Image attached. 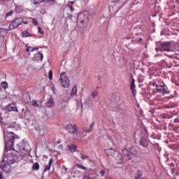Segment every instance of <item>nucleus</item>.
<instances>
[{
    "instance_id": "1",
    "label": "nucleus",
    "mask_w": 179,
    "mask_h": 179,
    "mask_svg": "<svg viewBox=\"0 0 179 179\" xmlns=\"http://www.w3.org/2000/svg\"><path fill=\"white\" fill-rule=\"evenodd\" d=\"M105 153H106L108 156L114 157L117 164H121V163H122V159L131 160V159L135 157L138 155V151L135 147H131L129 149H123L121 154L113 148H108L105 150Z\"/></svg>"
},
{
    "instance_id": "2",
    "label": "nucleus",
    "mask_w": 179,
    "mask_h": 179,
    "mask_svg": "<svg viewBox=\"0 0 179 179\" xmlns=\"http://www.w3.org/2000/svg\"><path fill=\"white\" fill-rule=\"evenodd\" d=\"M3 135L5 143V155L6 152L12 150V148H13V144L17 141H19V138H17V136L13 134V132L8 131V130H3Z\"/></svg>"
},
{
    "instance_id": "3",
    "label": "nucleus",
    "mask_w": 179,
    "mask_h": 179,
    "mask_svg": "<svg viewBox=\"0 0 179 179\" xmlns=\"http://www.w3.org/2000/svg\"><path fill=\"white\" fill-rule=\"evenodd\" d=\"M140 145L143 146L145 149L141 150V160L143 162V160H148L149 159V153H150V150L149 149V141L145 138V137H142L140 140Z\"/></svg>"
},
{
    "instance_id": "4",
    "label": "nucleus",
    "mask_w": 179,
    "mask_h": 179,
    "mask_svg": "<svg viewBox=\"0 0 179 179\" xmlns=\"http://www.w3.org/2000/svg\"><path fill=\"white\" fill-rule=\"evenodd\" d=\"M159 50L161 52L166 51L168 53H165V55L169 58H173L176 55V52L171 50V43L169 42H162L159 45Z\"/></svg>"
},
{
    "instance_id": "5",
    "label": "nucleus",
    "mask_w": 179,
    "mask_h": 179,
    "mask_svg": "<svg viewBox=\"0 0 179 179\" xmlns=\"http://www.w3.org/2000/svg\"><path fill=\"white\" fill-rule=\"evenodd\" d=\"M13 150L17 153H29L31 150L30 145L29 143L24 142V141H22L20 143L16 144L15 147L13 148Z\"/></svg>"
},
{
    "instance_id": "6",
    "label": "nucleus",
    "mask_w": 179,
    "mask_h": 179,
    "mask_svg": "<svg viewBox=\"0 0 179 179\" xmlns=\"http://www.w3.org/2000/svg\"><path fill=\"white\" fill-rule=\"evenodd\" d=\"M77 22L83 24V27H87V23H89V12L83 11L80 13L77 17Z\"/></svg>"
},
{
    "instance_id": "7",
    "label": "nucleus",
    "mask_w": 179,
    "mask_h": 179,
    "mask_svg": "<svg viewBox=\"0 0 179 179\" xmlns=\"http://www.w3.org/2000/svg\"><path fill=\"white\" fill-rule=\"evenodd\" d=\"M152 85L155 86L157 92L159 93L161 96H164V94H170V90H169V89L167 88V86H166L164 83H162V85H157L154 83Z\"/></svg>"
},
{
    "instance_id": "8",
    "label": "nucleus",
    "mask_w": 179,
    "mask_h": 179,
    "mask_svg": "<svg viewBox=\"0 0 179 179\" xmlns=\"http://www.w3.org/2000/svg\"><path fill=\"white\" fill-rule=\"evenodd\" d=\"M3 160H5V162L10 164H15V163L19 162V157L13 152H9L6 157H3Z\"/></svg>"
},
{
    "instance_id": "9",
    "label": "nucleus",
    "mask_w": 179,
    "mask_h": 179,
    "mask_svg": "<svg viewBox=\"0 0 179 179\" xmlns=\"http://www.w3.org/2000/svg\"><path fill=\"white\" fill-rule=\"evenodd\" d=\"M10 164H9V162H6L5 159H3L0 169L2 170V171H3V173H6V174H9L10 171H12V166Z\"/></svg>"
},
{
    "instance_id": "10",
    "label": "nucleus",
    "mask_w": 179,
    "mask_h": 179,
    "mask_svg": "<svg viewBox=\"0 0 179 179\" xmlns=\"http://www.w3.org/2000/svg\"><path fill=\"white\" fill-rule=\"evenodd\" d=\"M59 80L63 87H69V83H71V82L68 76H66V73L62 72L60 74Z\"/></svg>"
},
{
    "instance_id": "11",
    "label": "nucleus",
    "mask_w": 179,
    "mask_h": 179,
    "mask_svg": "<svg viewBox=\"0 0 179 179\" xmlns=\"http://www.w3.org/2000/svg\"><path fill=\"white\" fill-rule=\"evenodd\" d=\"M22 23H23V18L22 17L15 18L10 24L9 30H13L15 29H17V27H19V26H20Z\"/></svg>"
},
{
    "instance_id": "12",
    "label": "nucleus",
    "mask_w": 179,
    "mask_h": 179,
    "mask_svg": "<svg viewBox=\"0 0 179 179\" xmlns=\"http://www.w3.org/2000/svg\"><path fill=\"white\" fill-rule=\"evenodd\" d=\"M68 132L70 134H73L74 135L78 134V130L76 129V125H73L72 124H68L66 127Z\"/></svg>"
},
{
    "instance_id": "13",
    "label": "nucleus",
    "mask_w": 179,
    "mask_h": 179,
    "mask_svg": "<svg viewBox=\"0 0 179 179\" xmlns=\"http://www.w3.org/2000/svg\"><path fill=\"white\" fill-rule=\"evenodd\" d=\"M8 111H15L17 113V107L16 106V103H10L7 106Z\"/></svg>"
},
{
    "instance_id": "14",
    "label": "nucleus",
    "mask_w": 179,
    "mask_h": 179,
    "mask_svg": "<svg viewBox=\"0 0 179 179\" xmlns=\"http://www.w3.org/2000/svg\"><path fill=\"white\" fill-rule=\"evenodd\" d=\"M46 107H52L54 106V99L51 95H49L48 101L45 103Z\"/></svg>"
},
{
    "instance_id": "15",
    "label": "nucleus",
    "mask_w": 179,
    "mask_h": 179,
    "mask_svg": "<svg viewBox=\"0 0 179 179\" xmlns=\"http://www.w3.org/2000/svg\"><path fill=\"white\" fill-rule=\"evenodd\" d=\"M43 58H44V55H43V53L38 52L36 54H35V56L34 57V61H43Z\"/></svg>"
},
{
    "instance_id": "16",
    "label": "nucleus",
    "mask_w": 179,
    "mask_h": 179,
    "mask_svg": "<svg viewBox=\"0 0 179 179\" xmlns=\"http://www.w3.org/2000/svg\"><path fill=\"white\" fill-rule=\"evenodd\" d=\"M94 127V122L92 123L89 127H85L83 128V131L85 132L86 134H90L92 131H93V128Z\"/></svg>"
},
{
    "instance_id": "17",
    "label": "nucleus",
    "mask_w": 179,
    "mask_h": 179,
    "mask_svg": "<svg viewBox=\"0 0 179 179\" xmlns=\"http://www.w3.org/2000/svg\"><path fill=\"white\" fill-rule=\"evenodd\" d=\"M77 94H78V87L76 85H75L71 90L70 96H71V97H76V96H77Z\"/></svg>"
},
{
    "instance_id": "18",
    "label": "nucleus",
    "mask_w": 179,
    "mask_h": 179,
    "mask_svg": "<svg viewBox=\"0 0 179 179\" xmlns=\"http://www.w3.org/2000/svg\"><path fill=\"white\" fill-rule=\"evenodd\" d=\"M77 149H78V147L76 145L71 144L68 145L67 150H69V152H76Z\"/></svg>"
},
{
    "instance_id": "19",
    "label": "nucleus",
    "mask_w": 179,
    "mask_h": 179,
    "mask_svg": "<svg viewBox=\"0 0 179 179\" xmlns=\"http://www.w3.org/2000/svg\"><path fill=\"white\" fill-rule=\"evenodd\" d=\"M8 34V29L0 28V37H3Z\"/></svg>"
},
{
    "instance_id": "20",
    "label": "nucleus",
    "mask_w": 179,
    "mask_h": 179,
    "mask_svg": "<svg viewBox=\"0 0 179 179\" xmlns=\"http://www.w3.org/2000/svg\"><path fill=\"white\" fill-rule=\"evenodd\" d=\"M51 164H52V158H51L49 161L48 165L45 168L43 173H45V171H48L51 169Z\"/></svg>"
},
{
    "instance_id": "21",
    "label": "nucleus",
    "mask_w": 179,
    "mask_h": 179,
    "mask_svg": "<svg viewBox=\"0 0 179 179\" xmlns=\"http://www.w3.org/2000/svg\"><path fill=\"white\" fill-rule=\"evenodd\" d=\"M37 50H38V48H34L33 47L27 46L26 49V52H29V51H31V52H33V51H37Z\"/></svg>"
},
{
    "instance_id": "22",
    "label": "nucleus",
    "mask_w": 179,
    "mask_h": 179,
    "mask_svg": "<svg viewBox=\"0 0 179 179\" xmlns=\"http://www.w3.org/2000/svg\"><path fill=\"white\" fill-rule=\"evenodd\" d=\"M32 169L34 171H37L40 170V164H38V162L34 164V165L32 166Z\"/></svg>"
},
{
    "instance_id": "23",
    "label": "nucleus",
    "mask_w": 179,
    "mask_h": 179,
    "mask_svg": "<svg viewBox=\"0 0 179 179\" xmlns=\"http://www.w3.org/2000/svg\"><path fill=\"white\" fill-rule=\"evenodd\" d=\"M23 11V7L20 6H15V13H21V12Z\"/></svg>"
},
{
    "instance_id": "24",
    "label": "nucleus",
    "mask_w": 179,
    "mask_h": 179,
    "mask_svg": "<svg viewBox=\"0 0 179 179\" xmlns=\"http://www.w3.org/2000/svg\"><path fill=\"white\" fill-rule=\"evenodd\" d=\"M22 37H31V35L27 31H22Z\"/></svg>"
},
{
    "instance_id": "25",
    "label": "nucleus",
    "mask_w": 179,
    "mask_h": 179,
    "mask_svg": "<svg viewBox=\"0 0 179 179\" xmlns=\"http://www.w3.org/2000/svg\"><path fill=\"white\" fill-rule=\"evenodd\" d=\"M46 3H49L50 5H55L57 3V1L55 0H45Z\"/></svg>"
},
{
    "instance_id": "26",
    "label": "nucleus",
    "mask_w": 179,
    "mask_h": 179,
    "mask_svg": "<svg viewBox=\"0 0 179 179\" xmlns=\"http://www.w3.org/2000/svg\"><path fill=\"white\" fill-rule=\"evenodd\" d=\"M76 166L77 169H82V170H87V168H86V166H84L83 165L77 164Z\"/></svg>"
},
{
    "instance_id": "27",
    "label": "nucleus",
    "mask_w": 179,
    "mask_h": 179,
    "mask_svg": "<svg viewBox=\"0 0 179 179\" xmlns=\"http://www.w3.org/2000/svg\"><path fill=\"white\" fill-rule=\"evenodd\" d=\"M113 97H115V101H120V94H113Z\"/></svg>"
},
{
    "instance_id": "28",
    "label": "nucleus",
    "mask_w": 179,
    "mask_h": 179,
    "mask_svg": "<svg viewBox=\"0 0 179 179\" xmlns=\"http://www.w3.org/2000/svg\"><path fill=\"white\" fill-rule=\"evenodd\" d=\"M1 87H3V89H8V83L2 82L1 83Z\"/></svg>"
},
{
    "instance_id": "29",
    "label": "nucleus",
    "mask_w": 179,
    "mask_h": 179,
    "mask_svg": "<svg viewBox=\"0 0 179 179\" xmlns=\"http://www.w3.org/2000/svg\"><path fill=\"white\" fill-rule=\"evenodd\" d=\"M24 97L27 98V101H29L30 100V96L29 95V94H25L22 95V99H24Z\"/></svg>"
},
{
    "instance_id": "30",
    "label": "nucleus",
    "mask_w": 179,
    "mask_h": 179,
    "mask_svg": "<svg viewBox=\"0 0 179 179\" xmlns=\"http://www.w3.org/2000/svg\"><path fill=\"white\" fill-rule=\"evenodd\" d=\"M99 94V92L97 91L92 92L91 95L94 99V97L97 96Z\"/></svg>"
},
{
    "instance_id": "31",
    "label": "nucleus",
    "mask_w": 179,
    "mask_h": 179,
    "mask_svg": "<svg viewBox=\"0 0 179 179\" xmlns=\"http://www.w3.org/2000/svg\"><path fill=\"white\" fill-rule=\"evenodd\" d=\"M31 19H32L33 24H34V26H37V24H38V21H37V20H36V18H31Z\"/></svg>"
},
{
    "instance_id": "32",
    "label": "nucleus",
    "mask_w": 179,
    "mask_h": 179,
    "mask_svg": "<svg viewBox=\"0 0 179 179\" xmlns=\"http://www.w3.org/2000/svg\"><path fill=\"white\" fill-rule=\"evenodd\" d=\"M135 89V80H132L131 84V90Z\"/></svg>"
},
{
    "instance_id": "33",
    "label": "nucleus",
    "mask_w": 179,
    "mask_h": 179,
    "mask_svg": "<svg viewBox=\"0 0 179 179\" xmlns=\"http://www.w3.org/2000/svg\"><path fill=\"white\" fill-rule=\"evenodd\" d=\"M48 77H49V79L50 80H52V71L50 70L48 73Z\"/></svg>"
},
{
    "instance_id": "34",
    "label": "nucleus",
    "mask_w": 179,
    "mask_h": 179,
    "mask_svg": "<svg viewBox=\"0 0 179 179\" xmlns=\"http://www.w3.org/2000/svg\"><path fill=\"white\" fill-rule=\"evenodd\" d=\"M34 1H35V2L34 3V5H39L38 1L41 2V3L45 2V0H37V1H36V0H34Z\"/></svg>"
},
{
    "instance_id": "35",
    "label": "nucleus",
    "mask_w": 179,
    "mask_h": 179,
    "mask_svg": "<svg viewBox=\"0 0 179 179\" xmlns=\"http://www.w3.org/2000/svg\"><path fill=\"white\" fill-rule=\"evenodd\" d=\"M88 158H89V156L85 155H83V154H81V159H82L83 160H86V159H88Z\"/></svg>"
},
{
    "instance_id": "36",
    "label": "nucleus",
    "mask_w": 179,
    "mask_h": 179,
    "mask_svg": "<svg viewBox=\"0 0 179 179\" xmlns=\"http://www.w3.org/2000/svg\"><path fill=\"white\" fill-rule=\"evenodd\" d=\"M13 15V10H10L9 11L7 14H6V17H9V16H12Z\"/></svg>"
},
{
    "instance_id": "37",
    "label": "nucleus",
    "mask_w": 179,
    "mask_h": 179,
    "mask_svg": "<svg viewBox=\"0 0 179 179\" xmlns=\"http://www.w3.org/2000/svg\"><path fill=\"white\" fill-rule=\"evenodd\" d=\"M38 31L40 34H44V31L41 30V27H38Z\"/></svg>"
},
{
    "instance_id": "38",
    "label": "nucleus",
    "mask_w": 179,
    "mask_h": 179,
    "mask_svg": "<svg viewBox=\"0 0 179 179\" xmlns=\"http://www.w3.org/2000/svg\"><path fill=\"white\" fill-rule=\"evenodd\" d=\"M31 105L34 106V107H38V103H37V101H32Z\"/></svg>"
},
{
    "instance_id": "39",
    "label": "nucleus",
    "mask_w": 179,
    "mask_h": 179,
    "mask_svg": "<svg viewBox=\"0 0 179 179\" xmlns=\"http://www.w3.org/2000/svg\"><path fill=\"white\" fill-rule=\"evenodd\" d=\"M66 107H68V102L64 101V105L62 106V108H66Z\"/></svg>"
},
{
    "instance_id": "40",
    "label": "nucleus",
    "mask_w": 179,
    "mask_h": 179,
    "mask_svg": "<svg viewBox=\"0 0 179 179\" xmlns=\"http://www.w3.org/2000/svg\"><path fill=\"white\" fill-rule=\"evenodd\" d=\"M68 8H69L71 12H73V10H75V9L73 8V6L72 5H68Z\"/></svg>"
},
{
    "instance_id": "41",
    "label": "nucleus",
    "mask_w": 179,
    "mask_h": 179,
    "mask_svg": "<svg viewBox=\"0 0 179 179\" xmlns=\"http://www.w3.org/2000/svg\"><path fill=\"white\" fill-rule=\"evenodd\" d=\"M131 92L133 93L134 97H135V96H136V90H135V89L131 90Z\"/></svg>"
},
{
    "instance_id": "42",
    "label": "nucleus",
    "mask_w": 179,
    "mask_h": 179,
    "mask_svg": "<svg viewBox=\"0 0 179 179\" xmlns=\"http://www.w3.org/2000/svg\"><path fill=\"white\" fill-rule=\"evenodd\" d=\"M106 173V172L103 170L99 171V174L103 177V176H104V174Z\"/></svg>"
},
{
    "instance_id": "43",
    "label": "nucleus",
    "mask_w": 179,
    "mask_h": 179,
    "mask_svg": "<svg viewBox=\"0 0 179 179\" xmlns=\"http://www.w3.org/2000/svg\"><path fill=\"white\" fill-rule=\"evenodd\" d=\"M27 113H29V110L26 109V112L24 114V118H26V120H27V115H26Z\"/></svg>"
},
{
    "instance_id": "44",
    "label": "nucleus",
    "mask_w": 179,
    "mask_h": 179,
    "mask_svg": "<svg viewBox=\"0 0 179 179\" xmlns=\"http://www.w3.org/2000/svg\"><path fill=\"white\" fill-rule=\"evenodd\" d=\"M173 122H175V124H177V122H179V118H176L173 120Z\"/></svg>"
},
{
    "instance_id": "45",
    "label": "nucleus",
    "mask_w": 179,
    "mask_h": 179,
    "mask_svg": "<svg viewBox=\"0 0 179 179\" xmlns=\"http://www.w3.org/2000/svg\"><path fill=\"white\" fill-rule=\"evenodd\" d=\"M73 3H75V1H70L68 5H71L72 6H73Z\"/></svg>"
},
{
    "instance_id": "46",
    "label": "nucleus",
    "mask_w": 179,
    "mask_h": 179,
    "mask_svg": "<svg viewBox=\"0 0 179 179\" xmlns=\"http://www.w3.org/2000/svg\"><path fill=\"white\" fill-rule=\"evenodd\" d=\"M169 166H170L171 169H173L175 165H174V163H171V164H169Z\"/></svg>"
},
{
    "instance_id": "47",
    "label": "nucleus",
    "mask_w": 179,
    "mask_h": 179,
    "mask_svg": "<svg viewBox=\"0 0 179 179\" xmlns=\"http://www.w3.org/2000/svg\"><path fill=\"white\" fill-rule=\"evenodd\" d=\"M83 179H92L90 178V177L87 176H85Z\"/></svg>"
},
{
    "instance_id": "48",
    "label": "nucleus",
    "mask_w": 179,
    "mask_h": 179,
    "mask_svg": "<svg viewBox=\"0 0 179 179\" xmlns=\"http://www.w3.org/2000/svg\"><path fill=\"white\" fill-rule=\"evenodd\" d=\"M155 50L157 51V52H159V51H160L159 46L158 48H156Z\"/></svg>"
},
{
    "instance_id": "49",
    "label": "nucleus",
    "mask_w": 179,
    "mask_h": 179,
    "mask_svg": "<svg viewBox=\"0 0 179 179\" xmlns=\"http://www.w3.org/2000/svg\"><path fill=\"white\" fill-rule=\"evenodd\" d=\"M0 179H5L3 176H2V173L0 172Z\"/></svg>"
},
{
    "instance_id": "50",
    "label": "nucleus",
    "mask_w": 179,
    "mask_h": 179,
    "mask_svg": "<svg viewBox=\"0 0 179 179\" xmlns=\"http://www.w3.org/2000/svg\"><path fill=\"white\" fill-rule=\"evenodd\" d=\"M23 24H29V22L25 21V22H22Z\"/></svg>"
},
{
    "instance_id": "51",
    "label": "nucleus",
    "mask_w": 179,
    "mask_h": 179,
    "mask_svg": "<svg viewBox=\"0 0 179 179\" xmlns=\"http://www.w3.org/2000/svg\"><path fill=\"white\" fill-rule=\"evenodd\" d=\"M171 171L172 174H173L174 173V168H171Z\"/></svg>"
},
{
    "instance_id": "52",
    "label": "nucleus",
    "mask_w": 179,
    "mask_h": 179,
    "mask_svg": "<svg viewBox=\"0 0 179 179\" xmlns=\"http://www.w3.org/2000/svg\"><path fill=\"white\" fill-rule=\"evenodd\" d=\"M58 148H59V149H62L63 146H62V145H59L58 146Z\"/></svg>"
},
{
    "instance_id": "53",
    "label": "nucleus",
    "mask_w": 179,
    "mask_h": 179,
    "mask_svg": "<svg viewBox=\"0 0 179 179\" xmlns=\"http://www.w3.org/2000/svg\"><path fill=\"white\" fill-rule=\"evenodd\" d=\"M141 41H142V38H140L138 39V43H141Z\"/></svg>"
},
{
    "instance_id": "54",
    "label": "nucleus",
    "mask_w": 179,
    "mask_h": 179,
    "mask_svg": "<svg viewBox=\"0 0 179 179\" xmlns=\"http://www.w3.org/2000/svg\"><path fill=\"white\" fill-rule=\"evenodd\" d=\"M25 110H26L25 108H22V113L24 112Z\"/></svg>"
},
{
    "instance_id": "55",
    "label": "nucleus",
    "mask_w": 179,
    "mask_h": 179,
    "mask_svg": "<svg viewBox=\"0 0 179 179\" xmlns=\"http://www.w3.org/2000/svg\"><path fill=\"white\" fill-rule=\"evenodd\" d=\"M120 0H113V2H118Z\"/></svg>"
},
{
    "instance_id": "56",
    "label": "nucleus",
    "mask_w": 179,
    "mask_h": 179,
    "mask_svg": "<svg viewBox=\"0 0 179 179\" xmlns=\"http://www.w3.org/2000/svg\"><path fill=\"white\" fill-rule=\"evenodd\" d=\"M69 17H72V16H71V15H69Z\"/></svg>"
},
{
    "instance_id": "57",
    "label": "nucleus",
    "mask_w": 179,
    "mask_h": 179,
    "mask_svg": "<svg viewBox=\"0 0 179 179\" xmlns=\"http://www.w3.org/2000/svg\"><path fill=\"white\" fill-rule=\"evenodd\" d=\"M65 170L66 171V170H68V169L66 168Z\"/></svg>"
},
{
    "instance_id": "58",
    "label": "nucleus",
    "mask_w": 179,
    "mask_h": 179,
    "mask_svg": "<svg viewBox=\"0 0 179 179\" xmlns=\"http://www.w3.org/2000/svg\"><path fill=\"white\" fill-rule=\"evenodd\" d=\"M176 1H178V0H176Z\"/></svg>"
}]
</instances>
